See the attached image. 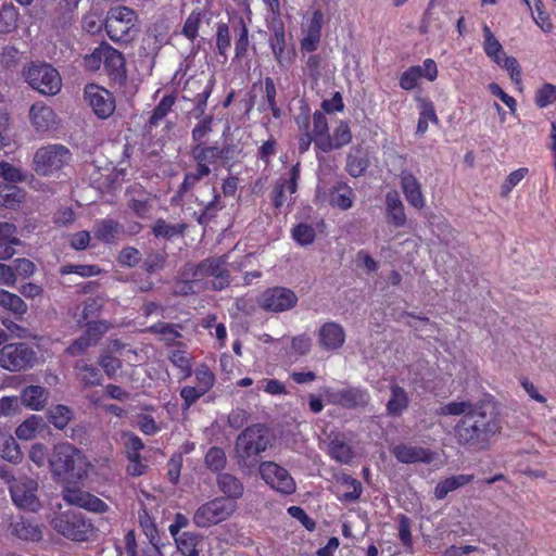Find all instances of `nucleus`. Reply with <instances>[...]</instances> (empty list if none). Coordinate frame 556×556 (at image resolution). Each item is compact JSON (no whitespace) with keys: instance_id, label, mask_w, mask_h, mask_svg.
<instances>
[{"instance_id":"obj_20","label":"nucleus","mask_w":556,"mask_h":556,"mask_svg":"<svg viewBox=\"0 0 556 556\" xmlns=\"http://www.w3.org/2000/svg\"><path fill=\"white\" fill-rule=\"evenodd\" d=\"M195 275L199 277H212L213 287L223 290L229 285V275L226 266V257H210L198 265Z\"/></svg>"},{"instance_id":"obj_6","label":"nucleus","mask_w":556,"mask_h":556,"mask_svg":"<svg viewBox=\"0 0 556 556\" xmlns=\"http://www.w3.org/2000/svg\"><path fill=\"white\" fill-rule=\"evenodd\" d=\"M124 65L123 54L106 42L100 43L83 60L85 71L96 73L103 68L110 76H121Z\"/></svg>"},{"instance_id":"obj_62","label":"nucleus","mask_w":556,"mask_h":556,"mask_svg":"<svg viewBox=\"0 0 556 556\" xmlns=\"http://www.w3.org/2000/svg\"><path fill=\"white\" fill-rule=\"evenodd\" d=\"M148 330L152 333L160 334L162 337V340L168 343L173 342L180 336L173 325L164 323L153 325Z\"/></svg>"},{"instance_id":"obj_51","label":"nucleus","mask_w":556,"mask_h":556,"mask_svg":"<svg viewBox=\"0 0 556 556\" xmlns=\"http://www.w3.org/2000/svg\"><path fill=\"white\" fill-rule=\"evenodd\" d=\"M174 104L175 97L172 94L165 96L154 109L150 117V124L152 126L159 125V123L170 112Z\"/></svg>"},{"instance_id":"obj_12","label":"nucleus","mask_w":556,"mask_h":556,"mask_svg":"<svg viewBox=\"0 0 556 556\" xmlns=\"http://www.w3.org/2000/svg\"><path fill=\"white\" fill-rule=\"evenodd\" d=\"M261 478L264 482L276 492L290 495L296 490L294 479L288 472V470L275 462H263L258 466Z\"/></svg>"},{"instance_id":"obj_59","label":"nucleus","mask_w":556,"mask_h":556,"mask_svg":"<svg viewBox=\"0 0 556 556\" xmlns=\"http://www.w3.org/2000/svg\"><path fill=\"white\" fill-rule=\"evenodd\" d=\"M321 64L323 59L318 54H312L305 62L304 73L307 75L315 84L318 83L321 76Z\"/></svg>"},{"instance_id":"obj_28","label":"nucleus","mask_w":556,"mask_h":556,"mask_svg":"<svg viewBox=\"0 0 556 556\" xmlns=\"http://www.w3.org/2000/svg\"><path fill=\"white\" fill-rule=\"evenodd\" d=\"M355 201L354 190L345 182L336 184L329 192V204L342 211L350 210Z\"/></svg>"},{"instance_id":"obj_3","label":"nucleus","mask_w":556,"mask_h":556,"mask_svg":"<svg viewBox=\"0 0 556 556\" xmlns=\"http://www.w3.org/2000/svg\"><path fill=\"white\" fill-rule=\"evenodd\" d=\"M49 464L54 475L68 476L78 480L87 477L91 468V464L84 453L68 442H62L54 446Z\"/></svg>"},{"instance_id":"obj_4","label":"nucleus","mask_w":556,"mask_h":556,"mask_svg":"<svg viewBox=\"0 0 556 556\" xmlns=\"http://www.w3.org/2000/svg\"><path fill=\"white\" fill-rule=\"evenodd\" d=\"M481 29L483 37L482 49L485 55L491 62L507 71L511 81L516 86L521 87L522 72L517 59L506 54L502 43L488 24L483 23Z\"/></svg>"},{"instance_id":"obj_22","label":"nucleus","mask_w":556,"mask_h":556,"mask_svg":"<svg viewBox=\"0 0 556 556\" xmlns=\"http://www.w3.org/2000/svg\"><path fill=\"white\" fill-rule=\"evenodd\" d=\"M391 453L400 463L403 464H430L435 456V454L428 448L404 443L393 446Z\"/></svg>"},{"instance_id":"obj_32","label":"nucleus","mask_w":556,"mask_h":556,"mask_svg":"<svg viewBox=\"0 0 556 556\" xmlns=\"http://www.w3.org/2000/svg\"><path fill=\"white\" fill-rule=\"evenodd\" d=\"M416 100L418 103L419 111L416 134L422 136L428 130L429 123L438 124L439 118L437 116L434 105L431 100L421 97H418Z\"/></svg>"},{"instance_id":"obj_18","label":"nucleus","mask_w":556,"mask_h":556,"mask_svg":"<svg viewBox=\"0 0 556 556\" xmlns=\"http://www.w3.org/2000/svg\"><path fill=\"white\" fill-rule=\"evenodd\" d=\"M62 496L68 505L77 506L92 513L103 514L109 510V505L105 502L78 488H65L62 492Z\"/></svg>"},{"instance_id":"obj_60","label":"nucleus","mask_w":556,"mask_h":556,"mask_svg":"<svg viewBox=\"0 0 556 556\" xmlns=\"http://www.w3.org/2000/svg\"><path fill=\"white\" fill-rule=\"evenodd\" d=\"M0 176L9 182H20L26 178L21 168L15 167L8 162H0Z\"/></svg>"},{"instance_id":"obj_43","label":"nucleus","mask_w":556,"mask_h":556,"mask_svg":"<svg viewBox=\"0 0 556 556\" xmlns=\"http://www.w3.org/2000/svg\"><path fill=\"white\" fill-rule=\"evenodd\" d=\"M192 154L199 166L208 167L210 164L215 163L220 157V150L217 147L197 144Z\"/></svg>"},{"instance_id":"obj_41","label":"nucleus","mask_w":556,"mask_h":556,"mask_svg":"<svg viewBox=\"0 0 556 556\" xmlns=\"http://www.w3.org/2000/svg\"><path fill=\"white\" fill-rule=\"evenodd\" d=\"M329 132V126L326 115L323 112L316 111L313 114V128L309 131L314 139L316 149H320V141L325 140Z\"/></svg>"},{"instance_id":"obj_17","label":"nucleus","mask_w":556,"mask_h":556,"mask_svg":"<svg viewBox=\"0 0 556 556\" xmlns=\"http://www.w3.org/2000/svg\"><path fill=\"white\" fill-rule=\"evenodd\" d=\"M85 99L99 118L110 117L115 110L113 94L98 85L86 86Z\"/></svg>"},{"instance_id":"obj_15","label":"nucleus","mask_w":556,"mask_h":556,"mask_svg":"<svg viewBox=\"0 0 556 556\" xmlns=\"http://www.w3.org/2000/svg\"><path fill=\"white\" fill-rule=\"evenodd\" d=\"M34 361V351L24 343L7 344L0 351V366L11 371L29 367Z\"/></svg>"},{"instance_id":"obj_5","label":"nucleus","mask_w":556,"mask_h":556,"mask_svg":"<svg viewBox=\"0 0 556 556\" xmlns=\"http://www.w3.org/2000/svg\"><path fill=\"white\" fill-rule=\"evenodd\" d=\"M51 527L59 534L75 542H86L93 533L94 527L84 514L66 510L51 519Z\"/></svg>"},{"instance_id":"obj_35","label":"nucleus","mask_w":556,"mask_h":556,"mask_svg":"<svg viewBox=\"0 0 556 556\" xmlns=\"http://www.w3.org/2000/svg\"><path fill=\"white\" fill-rule=\"evenodd\" d=\"M328 453L331 458L341 464H349L354 457L352 447L341 435H336L331 439L328 445Z\"/></svg>"},{"instance_id":"obj_55","label":"nucleus","mask_w":556,"mask_h":556,"mask_svg":"<svg viewBox=\"0 0 556 556\" xmlns=\"http://www.w3.org/2000/svg\"><path fill=\"white\" fill-rule=\"evenodd\" d=\"M368 167V160L366 156H358L349 154L346 160V172L352 177H359Z\"/></svg>"},{"instance_id":"obj_56","label":"nucleus","mask_w":556,"mask_h":556,"mask_svg":"<svg viewBox=\"0 0 556 556\" xmlns=\"http://www.w3.org/2000/svg\"><path fill=\"white\" fill-rule=\"evenodd\" d=\"M486 88L492 96L498 98L509 109L511 114L517 112L516 99L506 93L498 84L490 83Z\"/></svg>"},{"instance_id":"obj_10","label":"nucleus","mask_w":556,"mask_h":556,"mask_svg":"<svg viewBox=\"0 0 556 556\" xmlns=\"http://www.w3.org/2000/svg\"><path fill=\"white\" fill-rule=\"evenodd\" d=\"M72 154L62 144H48L38 149L34 155V169L37 174L51 175L70 163Z\"/></svg>"},{"instance_id":"obj_7","label":"nucleus","mask_w":556,"mask_h":556,"mask_svg":"<svg viewBox=\"0 0 556 556\" xmlns=\"http://www.w3.org/2000/svg\"><path fill=\"white\" fill-rule=\"evenodd\" d=\"M1 478L10 484L9 491L15 506L33 513L41 508V502L37 496L38 483L36 480L25 476L14 478L7 471L1 473Z\"/></svg>"},{"instance_id":"obj_38","label":"nucleus","mask_w":556,"mask_h":556,"mask_svg":"<svg viewBox=\"0 0 556 556\" xmlns=\"http://www.w3.org/2000/svg\"><path fill=\"white\" fill-rule=\"evenodd\" d=\"M42 427V417L31 415L16 428L15 434L20 440L29 441L36 437L38 430L41 429Z\"/></svg>"},{"instance_id":"obj_61","label":"nucleus","mask_w":556,"mask_h":556,"mask_svg":"<svg viewBox=\"0 0 556 556\" xmlns=\"http://www.w3.org/2000/svg\"><path fill=\"white\" fill-rule=\"evenodd\" d=\"M208 384H197V386H185L181 391L180 395L185 400L186 404L189 406L191 405L195 400H198L200 396L205 394L208 391L207 388Z\"/></svg>"},{"instance_id":"obj_13","label":"nucleus","mask_w":556,"mask_h":556,"mask_svg":"<svg viewBox=\"0 0 556 556\" xmlns=\"http://www.w3.org/2000/svg\"><path fill=\"white\" fill-rule=\"evenodd\" d=\"M298 303L296 294L283 287H274L265 290L257 299L261 308L267 312H285L293 308Z\"/></svg>"},{"instance_id":"obj_25","label":"nucleus","mask_w":556,"mask_h":556,"mask_svg":"<svg viewBox=\"0 0 556 556\" xmlns=\"http://www.w3.org/2000/svg\"><path fill=\"white\" fill-rule=\"evenodd\" d=\"M273 36L270 38V47L276 61L280 65H286L292 60V52L287 49L286 31L282 22L270 23Z\"/></svg>"},{"instance_id":"obj_47","label":"nucleus","mask_w":556,"mask_h":556,"mask_svg":"<svg viewBox=\"0 0 556 556\" xmlns=\"http://www.w3.org/2000/svg\"><path fill=\"white\" fill-rule=\"evenodd\" d=\"M18 12L13 7L0 11V34H9L17 27Z\"/></svg>"},{"instance_id":"obj_46","label":"nucleus","mask_w":556,"mask_h":556,"mask_svg":"<svg viewBox=\"0 0 556 556\" xmlns=\"http://www.w3.org/2000/svg\"><path fill=\"white\" fill-rule=\"evenodd\" d=\"M556 101V85L545 83L535 92L534 102L540 109L546 108Z\"/></svg>"},{"instance_id":"obj_27","label":"nucleus","mask_w":556,"mask_h":556,"mask_svg":"<svg viewBox=\"0 0 556 556\" xmlns=\"http://www.w3.org/2000/svg\"><path fill=\"white\" fill-rule=\"evenodd\" d=\"M300 178V164H295L290 170V177L280 178L274 189V205L279 208L288 201L287 192L292 195L296 192Z\"/></svg>"},{"instance_id":"obj_19","label":"nucleus","mask_w":556,"mask_h":556,"mask_svg":"<svg viewBox=\"0 0 556 556\" xmlns=\"http://www.w3.org/2000/svg\"><path fill=\"white\" fill-rule=\"evenodd\" d=\"M8 531L14 539L27 543H38L43 539V526L24 516L11 519Z\"/></svg>"},{"instance_id":"obj_39","label":"nucleus","mask_w":556,"mask_h":556,"mask_svg":"<svg viewBox=\"0 0 556 556\" xmlns=\"http://www.w3.org/2000/svg\"><path fill=\"white\" fill-rule=\"evenodd\" d=\"M0 455L13 464L20 463L23 458L20 445L11 435L0 437Z\"/></svg>"},{"instance_id":"obj_58","label":"nucleus","mask_w":556,"mask_h":556,"mask_svg":"<svg viewBox=\"0 0 556 556\" xmlns=\"http://www.w3.org/2000/svg\"><path fill=\"white\" fill-rule=\"evenodd\" d=\"M342 485L346 488V491L342 495L343 500L354 502L359 498L363 488L358 480L352 477H344Z\"/></svg>"},{"instance_id":"obj_1","label":"nucleus","mask_w":556,"mask_h":556,"mask_svg":"<svg viewBox=\"0 0 556 556\" xmlns=\"http://www.w3.org/2000/svg\"><path fill=\"white\" fill-rule=\"evenodd\" d=\"M441 410L443 415H462L455 426V438L460 445L476 451L486 450L502 428L496 414L485 404L451 402Z\"/></svg>"},{"instance_id":"obj_26","label":"nucleus","mask_w":556,"mask_h":556,"mask_svg":"<svg viewBox=\"0 0 556 556\" xmlns=\"http://www.w3.org/2000/svg\"><path fill=\"white\" fill-rule=\"evenodd\" d=\"M318 340L324 350L334 351L343 345L345 332L339 324L333 321L326 323L318 331Z\"/></svg>"},{"instance_id":"obj_64","label":"nucleus","mask_w":556,"mask_h":556,"mask_svg":"<svg viewBox=\"0 0 556 556\" xmlns=\"http://www.w3.org/2000/svg\"><path fill=\"white\" fill-rule=\"evenodd\" d=\"M531 17L534 22V24L544 33H551L553 30V23L548 15V13L545 11L544 4L536 9L534 12H532Z\"/></svg>"},{"instance_id":"obj_21","label":"nucleus","mask_w":556,"mask_h":556,"mask_svg":"<svg viewBox=\"0 0 556 556\" xmlns=\"http://www.w3.org/2000/svg\"><path fill=\"white\" fill-rule=\"evenodd\" d=\"M29 121L35 131L40 134L55 130L60 123L54 110L41 101L30 106Z\"/></svg>"},{"instance_id":"obj_34","label":"nucleus","mask_w":556,"mask_h":556,"mask_svg":"<svg viewBox=\"0 0 556 556\" xmlns=\"http://www.w3.org/2000/svg\"><path fill=\"white\" fill-rule=\"evenodd\" d=\"M217 484L219 490L227 495V500L233 501L243 495L244 486L242 482L230 473H222L218 476Z\"/></svg>"},{"instance_id":"obj_30","label":"nucleus","mask_w":556,"mask_h":556,"mask_svg":"<svg viewBox=\"0 0 556 556\" xmlns=\"http://www.w3.org/2000/svg\"><path fill=\"white\" fill-rule=\"evenodd\" d=\"M472 475H456L442 479L434 488V497L443 500L448 493L456 491L473 481Z\"/></svg>"},{"instance_id":"obj_23","label":"nucleus","mask_w":556,"mask_h":556,"mask_svg":"<svg viewBox=\"0 0 556 556\" xmlns=\"http://www.w3.org/2000/svg\"><path fill=\"white\" fill-rule=\"evenodd\" d=\"M352 141V131L345 121H338L332 131L328 132L325 140L320 141V151L327 153L332 150H339Z\"/></svg>"},{"instance_id":"obj_24","label":"nucleus","mask_w":556,"mask_h":556,"mask_svg":"<svg viewBox=\"0 0 556 556\" xmlns=\"http://www.w3.org/2000/svg\"><path fill=\"white\" fill-rule=\"evenodd\" d=\"M400 184L407 202L417 210L424 208L426 200L419 180L412 173L403 170L400 175Z\"/></svg>"},{"instance_id":"obj_36","label":"nucleus","mask_w":556,"mask_h":556,"mask_svg":"<svg viewBox=\"0 0 556 556\" xmlns=\"http://www.w3.org/2000/svg\"><path fill=\"white\" fill-rule=\"evenodd\" d=\"M25 199V192L12 184H0V206L15 208Z\"/></svg>"},{"instance_id":"obj_33","label":"nucleus","mask_w":556,"mask_h":556,"mask_svg":"<svg viewBox=\"0 0 556 556\" xmlns=\"http://www.w3.org/2000/svg\"><path fill=\"white\" fill-rule=\"evenodd\" d=\"M387 214L389 222L395 227H402L406 223L404 205L397 192H389L386 197Z\"/></svg>"},{"instance_id":"obj_14","label":"nucleus","mask_w":556,"mask_h":556,"mask_svg":"<svg viewBox=\"0 0 556 556\" xmlns=\"http://www.w3.org/2000/svg\"><path fill=\"white\" fill-rule=\"evenodd\" d=\"M323 25L324 13L320 9H314L303 17L301 25L302 38L300 40L302 51L314 52L317 50L321 39Z\"/></svg>"},{"instance_id":"obj_54","label":"nucleus","mask_w":556,"mask_h":556,"mask_svg":"<svg viewBox=\"0 0 556 556\" xmlns=\"http://www.w3.org/2000/svg\"><path fill=\"white\" fill-rule=\"evenodd\" d=\"M315 236V229L307 224H299L292 229V238L301 245L313 243Z\"/></svg>"},{"instance_id":"obj_40","label":"nucleus","mask_w":556,"mask_h":556,"mask_svg":"<svg viewBox=\"0 0 556 556\" xmlns=\"http://www.w3.org/2000/svg\"><path fill=\"white\" fill-rule=\"evenodd\" d=\"M0 306L15 315H24L27 312V304L24 300L4 289H0Z\"/></svg>"},{"instance_id":"obj_57","label":"nucleus","mask_w":556,"mask_h":556,"mask_svg":"<svg viewBox=\"0 0 556 556\" xmlns=\"http://www.w3.org/2000/svg\"><path fill=\"white\" fill-rule=\"evenodd\" d=\"M236 31H238V38L235 42V50L236 55L240 58L245 54L249 47V30L243 20L239 21L238 27H236Z\"/></svg>"},{"instance_id":"obj_45","label":"nucleus","mask_w":556,"mask_h":556,"mask_svg":"<svg viewBox=\"0 0 556 556\" xmlns=\"http://www.w3.org/2000/svg\"><path fill=\"white\" fill-rule=\"evenodd\" d=\"M72 419V410L64 405H56L49 409V420L58 429H64Z\"/></svg>"},{"instance_id":"obj_53","label":"nucleus","mask_w":556,"mask_h":556,"mask_svg":"<svg viewBox=\"0 0 556 556\" xmlns=\"http://www.w3.org/2000/svg\"><path fill=\"white\" fill-rule=\"evenodd\" d=\"M202 21V14L200 11H192L187 17L184 27L182 34L189 39L194 40L199 35V28Z\"/></svg>"},{"instance_id":"obj_31","label":"nucleus","mask_w":556,"mask_h":556,"mask_svg":"<svg viewBox=\"0 0 556 556\" xmlns=\"http://www.w3.org/2000/svg\"><path fill=\"white\" fill-rule=\"evenodd\" d=\"M0 260H9L15 254L14 245L21 244V240L16 237V226L11 223H0Z\"/></svg>"},{"instance_id":"obj_9","label":"nucleus","mask_w":556,"mask_h":556,"mask_svg":"<svg viewBox=\"0 0 556 556\" xmlns=\"http://www.w3.org/2000/svg\"><path fill=\"white\" fill-rule=\"evenodd\" d=\"M24 76L27 84L43 96H54L62 88L60 73L49 64H31Z\"/></svg>"},{"instance_id":"obj_42","label":"nucleus","mask_w":556,"mask_h":556,"mask_svg":"<svg viewBox=\"0 0 556 556\" xmlns=\"http://www.w3.org/2000/svg\"><path fill=\"white\" fill-rule=\"evenodd\" d=\"M407 405L408 399L406 392L397 384H393L391 388V399L387 404L389 414L394 416L401 415Z\"/></svg>"},{"instance_id":"obj_16","label":"nucleus","mask_w":556,"mask_h":556,"mask_svg":"<svg viewBox=\"0 0 556 556\" xmlns=\"http://www.w3.org/2000/svg\"><path fill=\"white\" fill-rule=\"evenodd\" d=\"M439 70L434 60L426 59L422 65H414L405 70L399 79V85L403 90L410 91L418 87L421 78L428 81H434L438 78Z\"/></svg>"},{"instance_id":"obj_37","label":"nucleus","mask_w":556,"mask_h":556,"mask_svg":"<svg viewBox=\"0 0 556 556\" xmlns=\"http://www.w3.org/2000/svg\"><path fill=\"white\" fill-rule=\"evenodd\" d=\"M121 232V226L113 219H102L94 228L96 237L106 243L114 242Z\"/></svg>"},{"instance_id":"obj_48","label":"nucleus","mask_w":556,"mask_h":556,"mask_svg":"<svg viewBox=\"0 0 556 556\" xmlns=\"http://www.w3.org/2000/svg\"><path fill=\"white\" fill-rule=\"evenodd\" d=\"M205 465L213 471H220L226 466V454L220 447H211L205 455Z\"/></svg>"},{"instance_id":"obj_29","label":"nucleus","mask_w":556,"mask_h":556,"mask_svg":"<svg viewBox=\"0 0 556 556\" xmlns=\"http://www.w3.org/2000/svg\"><path fill=\"white\" fill-rule=\"evenodd\" d=\"M49 393L40 384H29L22 391L21 401L33 410H41L48 402Z\"/></svg>"},{"instance_id":"obj_63","label":"nucleus","mask_w":556,"mask_h":556,"mask_svg":"<svg viewBox=\"0 0 556 556\" xmlns=\"http://www.w3.org/2000/svg\"><path fill=\"white\" fill-rule=\"evenodd\" d=\"M211 173L210 167L203 165L197 166V169L191 173H187L181 184V190L187 191L191 189L198 181L207 176Z\"/></svg>"},{"instance_id":"obj_49","label":"nucleus","mask_w":556,"mask_h":556,"mask_svg":"<svg viewBox=\"0 0 556 556\" xmlns=\"http://www.w3.org/2000/svg\"><path fill=\"white\" fill-rule=\"evenodd\" d=\"M529 174L527 167H520L511 172L501 185V197L506 198L513 189Z\"/></svg>"},{"instance_id":"obj_8","label":"nucleus","mask_w":556,"mask_h":556,"mask_svg":"<svg viewBox=\"0 0 556 556\" xmlns=\"http://www.w3.org/2000/svg\"><path fill=\"white\" fill-rule=\"evenodd\" d=\"M138 22L137 13L127 7L116 5L109 10L105 30L113 41H128Z\"/></svg>"},{"instance_id":"obj_11","label":"nucleus","mask_w":556,"mask_h":556,"mask_svg":"<svg viewBox=\"0 0 556 556\" xmlns=\"http://www.w3.org/2000/svg\"><path fill=\"white\" fill-rule=\"evenodd\" d=\"M236 508V502L225 497H217L201 505L195 510L193 522L199 528H208L228 519Z\"/></svg>"},{"instance_id":"obj_2","label":"nucleus","mask_w":556,"mask_h":556,"mask_svg":"<svg viewBox=\"0 0 556 556\" xmlns=\"http://www.w3.org/2000/svg\"><path fill=\"white\" fill-rule=\"evenodd\" d=\"M269 443V433L264 425L257 424L244 429L235 444L238 466L242 469L254 468L258 463V456L267 450Z\"/></svg>"},{"instance_id":"obj_52","label":"nucleus","mask_w":556,"mask_h":556,"mask_svg":"<svg viewBox=\"0 0 556 556\" xmlns=\"http://www.w3.org/2000/svg\"><path fill=\"white\" fill-rule=\"evenodd\" d=\"M231 46L230 30L226 23H218L216 26V47L220 55L226 56Z\"/></svg>"},{"instance_id":"obj_50","label":"nucleus","mask_w":556,"mask_h":556,"mask_svg":"<svg viewBox=\"0 0 556 556\" xmlns=\"http://www.w3.org/2000/svg\"><path fill=\"white\" fill-rule=\"evenodd\" d=\"M170 362L180 370V379H187L191 376V364L186 351L174 350L170 353Z\"/></svg>"},{"instance_id":"obj_44","label":"nucleus","mask_w":556,"mask_h":556,"mask_svg":"<svg viewBox=\"0 0 556 556\" xmlns=\"http://www.w3.org/2000/svg\"><path fill=\"white\" fill-rule=\"evenodd\" d=\"M176 543V546L179 552L184 555H191L193 552H199L197 549V545L199 542V535L194 532H182L173 536Z\"/></svg>"}]
</instances>
